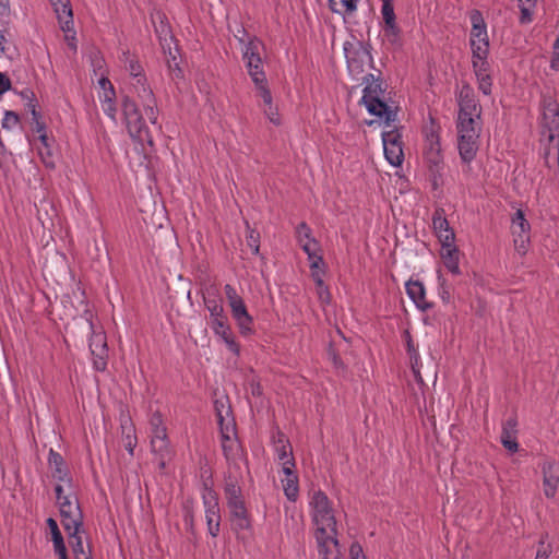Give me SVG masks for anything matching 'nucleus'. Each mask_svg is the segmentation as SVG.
Segmentation results:
<instances>
[{"label":"nucleus","mask_w":559,"mask_h":559,"mask_svg":"<svg viewBox=\"0 0 559 559\" xmlns=\"http://www.w3.org/2000/svg\"><path fill=\"white\" fill-rule=\"evenodd\" d=\"M48 465L51 469V475L55 479L58 481H66L71 484L72 477L70 476L69 469L66 465V462L62 457V455L55 451L53 449L49 450L48 455Z\"/></svg>","instance_id":"obj_21"},{"label":"nucleus","mask_w":559,"mask_h":559,"mask_svg":"<svg viewBox=\"0 0 559 559\" xmlns=\"http://www.w3.org/2000/svg\"><path fill=\"white\" fill-rule=\"evenodd\" d=\"M282 483L284 495L289 501L295 502L299 493L298 476L285 478L282 480Z\"/></svg>","instance_id":"obj_38"},{"label":"nucleus","mask_w":559,"mask_h":559,"mask_svg":"<svg viewBox=\"0 0 559 559\" xmlns=\"http://www.w3.org/2000/svg\"><path fill=\"white\" fill-rule=\"evenodd\" d=\"M69 538L75 559H84V557H92L91 551L86 554L84 550L81 533L72 532L70 533Z\"/></svg>","instance_id":"obj_39"},{"label":"nucleus","mask_w":559,"mask_h":559,"mask_svg":"<svg viewBox=\"0 0 559 559\" xmlns=\"http://www.w3.org/2000/svg\"><path fill=\"white\" fill-rule=\"evenodd\" d=\"M142 106L144 108V111H145V115L147 117V119L150 120V122L156 127V129L158 131L162 130V126L158 123L157 119H158V114H159V110L157 108V102H156V98H153L152 99V103L151 102H145V103H142Z\"/></svg>","instance_id":"obj_40"},{"label":"nucleus","mask_w":559,"mask_h":559,"mask_svg":"<svg viewBox=\"0 0 559 559\" xmlns=\"http://www.w3.org/2000/svg\"><path fill=\"white\" fill-rule=\"evenodd\" d=\"M231 317L235 320L239 333L242 336H250L254 333L253 329V318L248 312L247 306L243 301V299H239L238 301H235L229 305Z\"/></svg>","instance_id":"obj_13"},{"label":"nucleus","mask_w":559,"mask_h":559,"mask_svg":"<svg viewBox=\"0 0 559 559\" xmlns=\"http://www.w3.org/2000/svg\"><path fill=\"white\" fill-rule=\"evenodd\" d=\"M247 226V235L246 242L247 246L252 250L253 254H259L260 252V233L250 227L249 223L246 222Z\"/></svg>","instance_id":"obj_43"},{"label":"nucleus","mask_w":559,"mask_h":559,"mask_svg":"<svg viewBox=\"0 0 559 559\" xmlns=\"http://www.w3.org/2000/svg\"><path fill=\"white\" fill-rule=\"evenodd\" d=\"M459 105H460L459 114L475 116L477 119L480 118L481 107L475 99L473 91L468 85L463 86V88L460 93Z\"/></svg>","instance_id":"obj_23"},{"label":"nucleus","mask_w":559,"mask_h":559,"mask_svg":"<svg viewBox=\"0 0 559 559\" xmlns=\"http://www.w3.org/2000/svg\"><path fill=\"white\" fill-rule=\"evenodd\" d=\"M50 4L57 14L58 21L63 32H71L73 29V12L70 0H49Z\"/></svg>","instance_id":"obj_22"},{"label":"nucleus","mask_w":559,"mask_h":559,"mask_svg":"<svg viewBox=\"0 0 559 559\" xmlns=\"http://www.w3.org/2000/svg\"><path fill=\"white\" fill-rule=\"evenodd\" d=\"M88 322L92 331L88 344L91 352H95L97 348L108 349L105 334L103 332L96 333L93 322L91 320Z\"/></svg>","instance_id":"obj_42"},{"label":"nucleus","mask_w":559,"mask_h":559,"mask_svg":"<svg viewBox=\"0 0 559 559\" xmlns=\"http://www.w3.org/2000/svg\"><path fill=\"white\" fill-rule=\"evenodd\" d=\"M202 501L207 532L212 537H216L221 531V508L218 495L207 481H204L202 485Z\"/></svg>","instance_id":"obj_6"},{"label":"nucleus","mask_w":559,"mask_h":559,"mask_svg":"<svg viewBox=\"0 0 559 559\" xmlns=\"http://www.w3.org/2000/svg\"><path fill=\"white\" fill-rule=\"evenodd\" d=\"M124 69L129 72L133 80L140 78V75H145L143 67L140 64L138 58L124 66Z\"/></svg>","instance_id":"obj_55"},{"label":"nucleus","mask_w":559,"mask_h":559,"mask_svg":"<svg viewBox=\"0 0 559 559\" xmlns=\"http://www.w3.org/2000/svg\"><path fill=\"white\" fill-rule=\"evenodd\" d=\"M551 546L545 540H539L535 559H548L551 554Z\"/></svg>","instance_id":"obj_56"},{"label":"nucleus","mask_w":559,"mask_h":559,"mask_svg":"<svg viewBox=\"0 0 559 559\" xmlns=\"http://www.w3.org/2000/svg\"><path fill=\"white\" fill-rule=\"evenodd\" d=\"M132 86L133 92L140 99L141 104L147 100L152 103V99L155 98L151 86L147 84L145 75H140V78L135 79Z\"/></svg>","instance_id":"obj_30"},{"label":"nucleus","mask_w":559,"mask_h":559,"mask_svg":"<svg viewBox=\"0 0 559 559\" xmlns=\"http://www.w3.org/2000/svg\"><path fill=\"white\" fill-rule=\"evenodd\" d=\"M457 148L460 158L466 165L464 173L471 171V163L476 157L479 148V133L472 132V134H459Z\"/></svg>","instance_id":"obj_12"},{"label":"nucleus","mask_w":559,"mask_h":559,"mask_svg":"<svg viewBox=\"0 0 559 559\" xmlns=\"http://www.w3.org/2000/svg\"><path fill=\"white\" fill-rule=\"evenodd\" d=\"M536 3H519V8H520V12H521V15H520V19H519V22L520 24H528L533 21V8L535 7Z\"/></svg>","instance_id":"obj_49"},{"label":"nucleus","mask_w":559,"mask_h":559,"mask_svg":"<svg viewBox=\"0 0 559 559\" xmlns=\"http://www.w3.org/2000/svg\"><path fill=\"white\" fill-rule=\"evenodd\" d=\"M224 293H225V296H226V299H227V302H228V306L235 301H238L239 299H241L242 297L237 293L236 288L230 285V284H226L224 286Z\"/></svg>","instance_id":"obj_57"},{"label":"nucleus","mask_w":559,"mask_h":559,"mask_svg":"<svg viewBox=\"0 0 559 559\" xmlns=\"http://www.w3.org/2000/svg\"><path fill=\"white\" fill-rule=\"evenodd\" d=\"M384 156L392 166H400L404 160L402 134L397 128L382 133Z\"/></svg>","instance_id":"obj_9"},{"label":"nucleus","mask_w":559,"mask_h":559,"mask_svg":"<svg viewBox=\"0 0 559 559\" xmlns=\"http://www.w3.org/2000/svg\"><path fill=\"white\" fill-rule=\"evenodd\" d=\"M20 122V117L15 111L7 110L4 112V117L2 119V128L3 129H13Z\"/></svg>","instance_id":"obj_52"},{"label":"nucleus","mask_w":559,"mask_h":559,"mask_svg":"<svg viewBox=\"0 0 559 559\" xmlns=\"http://www.w3.org/2000/svg\"><path fill=\"white\" fill-rule=\"evenodd\" d=\"M469 17L472 23L469 38L472 55L479 57L481 55L489 53L487 26L481 12L478 10H473Z\"/></svg>","instance_id":"obj_7"},{"label":"nucleus","mask_w":559,"mask_h":559,"mask_svg":"<svg viewBox=\"0 0 559 559\" xmlns=\"http://www.w3.org/2000/svg\"><path fill=\"white\" fill-rule=\"evenodd\" d=\"M381 14L384 22V26L396 24V16L392 0H382Z\"/></svg>","instance_id":"obj_45"},{"label":"nucleus","mask_w":559,"mask_h":559,"mask_svg":"<svg viewBox=\"0 0 559 559\" xmlns=\"http://www.w3.org/2000/svg\"><path fill=\"white\" fill-rule=\"evenodd\" d=\"M224 495L228 508L243 504L245 499L242 496L241 487L236 478L228 477L224 485Z\"/></svg>","instance_id":"obj_27"},{"label":"nucleus","mask_w":559,"mask_h":559,"mask_svg":"<svg viewBox=\"0 0 559 559\" xmlns=\"http://www.w3.org/2000/svg\"><path fill=\"white\" fill-rule=\"evenodd\" d=\"M319 243L318 241H309L302 245V250L307 253L308 260L310 262L311 276L317 286H323L324 282L322 278V274L324 273L321 270V266H324V261L322 255L318 254Z\"/></svg>","instance_id":"obj_15"},{"label":"nucleus","mask_w":559,"mask_h":559,"mask_svg":"<svg viewBox=\"0 0 559 559\" xmlns=\"http://www.w3.org/2000/svg\"><path fill=\"white\" fill-rule=\"evenodd\" d=\"M267 108L264 110L265 115L267 116L269 120L274 123L275 126L281 124L280 116L275 108H273V105H266Z\"/></svg>","instance_id":"obj_62"},{"label":"nucleus","mask_w":559,"mask_h":559,"mask_svg":"<svg viewBox=\"0 0 559 559\" xmlns=\"http://www.w3.org/2000/svg\"><path fill=\"white\" fill-rule=\"evenodd\" d=\"M475 116L459 114L457 116V133L472 134V132H480V128L476 126Z\"/></svg>","instance_id":"obj_32"},{"label":"nucleus","mask_w":559,"mask_h":559,"mask_svg":"<svg viewBox=\"0 0 559 559\" xmlns=\"http://www.w3.org/2000/svg\"><path fill=\"white\" fill-rule=\"evenodd\" d=\"M347 69L354 76L360 75L367 63H372L370 45L361 40L345 41L343 45Z\"/></svg>","instance_id":"obj_5"},{"label":"nucleus","mask_w":559,"mask_h":559,"mask_svg":"<svg viewBox=\"0 0 559 559\" xmlns=\"http://www.w3.org/2000/svg\"><path fill=\"white\" fill-rule=\"evenodd\" d=\"M552 55H551V59H550V68L555 71H558L559 70V45L557 43V39L555 40L554 45H552Z\"/></svg>","instance_id":"obj_60"},{"label":"nucleus","mask_w":559,"mask_h":559,"mask_svg":"<svg viewBox=\"0 0 559 559\" xmlns=\"http://www.w3.org/2000/svg\"><path fill=\"white\" fill-rule=\"evenodd\" d=\"M432 227L441 243L455 241V234L450 227L443 209L439 207L435 210L432 215Z\"/></svg>","instance_id":"obj_19"},{"label":"nucleus","mask_w":559,"mask_h":559,"mask_svg":"<svg viewBox=\"0 0 559 559\" xmlns=\"http://www.w3.org/2000/svg\"><path fill=\"white\" fill-rule=\"evenodd\" d=\"M297 234H298V240L300 246L309 242V241H317L314 238H311V229L310 227L305 223L301 222L297 227Z\"/></svg>","instance_id":"obj_50"},{"label":"nucleus","mask_w":559,"mask_h":559,"mask_svg":"<svg viewBox=\"0 0 559 559\" xmlns=\"http://www.w3.org/2000/svg\"><path fill=\"white\" fill-rule=\"evenodd\" d=\"M211 329L213 332L219 336L223 342L226 344L228 349L235 354L239 355L240 353V345L236 342L234 333L230 329V325L228 324V319H215L211 320Z\"/></svg>","instance_id":"obj_17"},{"label":"nucleus","mask_w":559,"mask_h":559,"mask_svg":"<svg viewBox=\"0 0 559 559\" xmlns=\"http://www.w3.org/2000/svg\"><path fill=\"white\" fill-rule=\"evenodd\" d=\"M229 509L231 531L237 535V538L245 539L252 533V520L246 503L235 506Z\"/></svg>","instance_id":"obj_11"},{"label":"nucleus","mask_w":559,"mask_h":559,"mask_svg":"<svg viewBox=\"0 0 559 559\" xmlns=\"http://www.w3.org/2000/svg\"><path fill=\"white\" fill-rule=\"evenodd\" d=\"M46 523L48 528L50 530L52 543L56 544L62 542L63 536L58 527L57 521L52 518H48Z\"/></svg>","instance_id":"obj_54"},{"label":"nucleus","mask_w":559,"mask_h":559,"mask_svg":"<svg viewBox=\"0 0 559 559\" xmlns=\"http://www.w3.org/2000/svg\"><path fill=\"white\" fill-rule=\"evenodd\" d=\"M122 429V439L123 445L126 450L130 453V455L134 454V448L136 447L138 439L135 436V428L132 424L121 425Z\"/></svg>","instance_id":"obj_34"},{"label":"nucleus","mask_w":559,"mask_h":559,"mask_svg":"<svg viewBox=\"0 0 559 559\" xmlns=\"http://www.w3.org/2000/svg\"><path fill=\"white\" fill-rule=\"evenodd\" d=\"M151 432L165 427L163 421V416L159 412H155L152 414L150 418Z\"/></svg>","instance_id":"obj_59"},{"label":"nucleus","mask_w":559,"mask_h":559,"mask_svg":"<svg viewBox=\"0 0 559 559\" xmlns=\"http://www.w3.org/2000/svg\"><path fill=\"white\" fill-rule=\"evenodd\" d=\"M261 46V41L258 38H251L246 45L242 51L243 60L249 58H254L255 56H260L259 47Z\"/></svg>","instance_id":"obj_48"},{"label":"nucleus","mask_w":559,"mask_h":559,"mask_svg":"<svg viewBox=\"0 0 559 559\" xmlns=\"http://www.w3.org/2000/svg\"><path fill=\"white\" fill-rule=\"evenodd\" d=\"M151 21L162 48L165 50L167 47L170 50L174 35L166 14L160 10H154L151 13Z\"/></svg>","instance_id":"obj_14"},{"label":"nucleus","mask_w":559,"mask_h":559,"mask_svg":"<svg viewBox=\"0 0 559 559\" xmlns=\"http://www.w3.org/2000/svg\"><path fill=\"white\" fill-rule=\"evenodd\" d=\"M60 514H73L74 512H82L80 509L79 501L75 500V503H73L69 498H64L61 502H58Z\"/></svg>","instance_id":"obj_51"},{"label":"nucleus","mask_w":559,"mask_h":559,"mask_svg":"<svg viewBox=\"0 0 559 559\" xmlns=\"http://www.w3.org/2000/svg\"><path fill=\"white\" fill-rule=\"evenodd\" d=\"M246 68L248 70V74L250 75L252 82L255 85V88L263 99L265 105H271L272 95L271 91L267 86V80L265 72L263 70V63L260 56H255L254 58H249L245 60Z\"/></svg>","instance_id":"obj_8"},{"label":"nucleus","mask_w":559,"mask_h":559,"mask_svg":"<svg viewBox=\"0 0 559 559\" xmlns=\"http://www.w3.org/2000/svg\"><path fill=\"white\" fill-rule=\"evenodd\" d=\"M459 249L454 241L441 243L440 255L443 260L444 266L454 275L461 274L459 265Z\"/></svg>","instance_id":"obj_24"},{"label":"nucleus","mask_w":559,"mask_h":559,"mask_svg":"<svg viewBox=\"0 0 559 559\" xmlns=\"http://www.w3.org/2000/svg\"><path fill=\"white\" fill-rule=\"evenodd\" d=\"M488 55L485 53L479 57L472 55V66L476 78L490 73V64L488 62Z\"/></svg>","instance_id":"obj_35"},{"label":"nucleus","mask_w":559,"mask_h":559,"mask_svg":"<svg viewBox=\"0 0 559 559\" xmlns=\"http://www.w3.org/2000/svg\"><path fill=\"white\" fill-rule=\"evenodd\" d=\"M228 427L226 430L222 428V449L223 454L227 461H235L239 456L240 444L236 440H231L227 433Z\"/></svg>","instance_id":"obj_29"},{"label":"nucleus","mask_w":559,"mask_h":559,"mask_svg":"<svg viewBox=\"0 0 559 559\" xmlns=\"http://www.w3.org/2000/svg\"><path fill=\"white\" fill-rule=\"evenodd\" d=\"M53 550L59 559H69L64 540L53 544Z\"/></svg>","instance_id":"obj_63"},{"label":"nucleus","mask_w":559,"mask_h":559,"mask_svg":"<svg viewBox=\"0 0 559 559\" xmlns=\"http://www.w3.org/2000/svg\"><path fill=\"white\" fill-rule=\"evenodd\" d=\"M384 36L388 41L392 45L401 46V28L396 24L385 25L383 27Z\"/></svg>","instance_id":"obj_46"},{"label":"nucleus","mask_w":559,"mask_h":559,"mask_svg":"<svg viewBox=\"0 0 559 559\" xmlns=\"http://www.w3.org/2000/svg\"><path fill=\"white\" fill-rule=\"evenodd\" d=\"M104 91L103 96L100 97L102 104L115 102L116 99V92L114 86L106 87Z\"/></svg>","instance_id":"obj_64"},{"label":"nucleus","mask_w":559,"mask_h":559,"mask_svg":"<svg viewBox=\"0 0 559 559\" xmlns=\"http://www.w3.org/2000/svg\"><path fill=\"white\" fill-rule=\"evenodd\" d=\"M61 523L64 531L70 535V533H81V528L83 525V515L82 512H74L73 514H60Z\"/></svg>","instance_id":"obj_31"},{"label":"nucleus","mask_w":559,"mask_h":559,"mask_svg":"<svg viewBox=\"0 0 559 559\" xmlns=\"http://www.w3.org/2000/svg\"><path fill=\"white\" fill-rule=\"evenodd\" d=\"M169 58L168 59V68L174 73L176 78H182V70L179 67V63L177 62V58L175 55H173L171 49L169 50Z\"/></svg>","instance_id":"obj_58"},{"label":"nucleus","mask_w":559,"mask_h":559,"mask_svg":"<svg viewBox=\"0 0 559 559\" xmlns=\"http://www.w3.org/2000/svg\"><path fill=\"white\" fill-rule=\"evenodd\" d=\"M273 443L278 461L282 462L283 465L290 464L292 466H296L292 444L282 431H277L276 437H273Z\"/></svg>","instance_id":"obj_25"},{"label":"nucleus","mask_w":559,"mask_h":559,"mask_svg":"<svg viewBox=\"0 0 559 559\" xmlns=\"http://www.w3.org/2000/svg\"><path fill=\"white\" fill-rule=\"evenodd\" d=\"M121 110L130 136L141 143L146 142L153 145V138L150 130L145 124L138 104L131 96L123 95L121 97Z\"/></svg>","instance_id":"obj_3"},{"label":"nucleus","mask_w":559,"mask_h":559,"mask_svg":"<svg viewBox=\"0 0 559 559\" xmlns=\"http://www.w3.org/2000/svg\"><path fill=\"white\" fill-rule=\"evenodd\" d=\"M406 294L420 311H428L433 307L432 302L426 299V289L424 284L416 280H409L405 284Z\"/></svg>","instance_id":"obj_18"},{"label":"nucleus","mask_w":559,"mask_h":559,"mask_svg":"<svg viewBox=\"0 0 559 559\" xmlns=\"http://www.w3.org/2000/svg\"><path fill=\"white\" fill-rule=\"evenodd\" d=\"M312 508V519L317 526L316 539L318 543V554L320 559H329L328 552L330 546L337 547L336 520L334 510L329 497L322 490H316L310 500Z\"/></svg>","instance_id":"obj_1"},{"label":"nucleus","mask_w":559,"mask_h":559,"mask_svg":"<svg viewBox=\"0 0 559 559\" xmlns=\"http://www.w3.org/2000/svg\"><path fill=\"white\" fill-rule=\"evenodd\" d=\"M403 336L406 342V350L411 359L412 369L414 373H419V353L414 345L411 332L405 330Z\"/></svg>","instance_id":"obj_33"},{"label":"nucleus","mask_w":559,"mask_h":559,"mask_svg":"<svg viewBox=\"0 0 559 559\" xmlns=\"http://www.w3.org/2000/svg\"><path fill=\"white\" fill-rule=\"evenodd\" d=\"M542 110V136L546 138L548 143L559 139V105L550 94H544L540 99Z\"/></svg>","instance_id":"obj_4"},{"label":"nucleus","mask_w":559,"mask_h":559,"mask_svg":"<svg viewBox=\"0 0 559 559\" xmlns=\"http://www.w3.org/2000/svg\"><path fill=\"white\" fill-rule=\"evenodd\" d=\"M183 520L187 528L193 534L194 533V515L193 511L189 508L185 509Z\"/></svg>","instance_id":"obj_61"},{"label":"nucleus","mask_w":559,"mask_h":559,"mask_svg":"<svg viewBox=\"0 0 559 559\" xmlns=\"http://www.w3.org/2000/svg\"><path fill=\"white\" fill-rule=\"evenodd\" d=\"M152 452L157 461L160 471L166 468V464L173 457L169 439H151Z\"/></svg>","instance_id":"obj_26"},{"label":"nucleus","mask_w":559,"mask_h":559,"mask_svg":"<svg viewBox=\"0 0 559 559\" xmlns=\"http://www.w3.org/2000/svg\"><path fill=\"white\" fill-rule=\"evenodd\" d=\"M511 230L516 251L520 254H525L530 243L531 226L522 210H518L512 217Z\"/></svg>","instance_id":"obj_10"},{"label":"nucleus","mask_w":559,"mask_h":559,"mask_svg":"<svg viewBox=\"0 0 559 559\" xmlns=\"http://www.w3.org/2000/svg\"><path fill=\"white\" fill-rule=\"evenodd\" d=\"M425 163L429 171L439 173L443 169V156L441 152H424Z\"/></svg>","instance_id":"obj_37"},{"label":"nucleus","mask_w":559,"mask_h":559,"mask_svg":"<svg viewBox=\"0 0 559 559\" xmlns=\"http://www.w3.org/2000/svg\"><path fill=\"white\" fill-rule=\"evenodd\" d=\"M93 356V367L96 371H105L107 368L108 349L97 348L95 352H91Z\"/></svg>","instance_id":"obj_44"},{"label":"nucleus","mask_w":559,"mask_h":559,"mask_svg":"<svg viewBox=\"0 0 559 559\" xmlns=\"http://www.w3.org/2000/svg\"><path fill=\"white\" fill-rule=\"evenodd\" d=\"M366 84L362 90V97L359 104L365 105L368 112L379 118H384L385 124L390 126L397 119V110L391 108L385 98L386 83L380 78L368 73L362 78Z\"/></svg>","instance_id":"obj_2"},{"label":"nucleus","mask_w":559,"mask_h":559,"mask_svg":"<svg viewBox=\"0 0 559 559\" xmlns=\"http://www.w3.org/2000/svg\"><path fill=\"white\" fill-rule=\"evenodd\" d=\"M331 550L328 552L329 559H340L338 546L334 548L330 546ZM350 559H365L362 547L358 543H353L349 548Z\"/></svg>","instance_id":"obj_41"},{"label":"nucleus","mask_w":559,"mask_h":559,"mask_svg":"<svg viewBox=\"0 0 559 559\" xmlns=\"http://www.w3.org/2000/svg\"><path fill=\"white\" fill-rule=\"evenodd\" d=\"M518 419L516 416H510L503 424L500 436L502 445L511 453L519 451V442L516 440L518 433Z\"/></svg>","instance_id":"obj_20"},{"label":"nucleus","mask_w":559,"mask_h":559,"mask_svg":"<svg viewBox=\"0 0 559 559\" xmlns=\"http://www.w3.org/2000/svg\"><path fill=\"white\" fill-rule=\"evenodd\" d=\"M544 493L554 498L559 485V466L554 460H547L542 465Z\"/></svg>","instance_id":"obj_16"},{"label":"nucleus","mask_w":559,"mask_h":559,"mask_svg":"<svg viewBox=\"0 0 559 559\" xmlns=\"http://www.w3.org/2000/svg\"><path fill=\"white\" fill-rule=\"evenodd\" d=\"M359 0H329V7L334 13H352L356 11Z\"/></svg>","instance_id":"obj_36"},{"label":"nucleus","mask_w":559,"mask_h":559,"mask_svg":"<svg viewBox=\"0 0 559 559\" xmlns=\"http://www.w3.org/2000/svg\"><path fill=\"white\" fill-rule=\"evenodd\" d=\"M476 79H477L478 90L484 95H490L491 91H492V79H491L490 73L479 76V78H476Z\"/></svg>","instance_id":"obj_53"},{"label":"nucleus","mask_w":559,"mask_h":559,"mask_svg":"<svg viewBox=\"0 0 559 559\" xmlns=\"http://www.w3.org/2000/svg\"><path fill=\"white\" fill-rule=\"evenodd\" d=\"M424 152H441L440 138L436 131L426 134V146Z\"/></svg>","instance_id":"obj_47"},{"label":"nucleus","mask_w":559,"mask_h":559,"mask_svg":"<svg viewBox=\"0 0 559 559\" xmlns=\"http://www.w3.org/2000/svg\"><path fill=\"white\" fill-rule=\"evenodd\" d=\"M203 301L205 305V308L209 310L211 314V320L215 319H225L227 318L224 311L223 307V300L218 296L217 292L210 293L207 292V295L203 296Z\"/></svg>","instance_id":"obj_28"}]
</instances>
